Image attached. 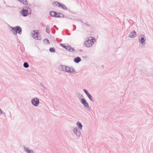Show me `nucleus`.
<instances>
[{
    "instance_id": "nucleus-1",
    "label": "nucleus",
    "mask_w": 153,
    "mask_h": 153,
    "mask_svg": "<svg viewBox=\"0 0 153 153\" xmlns=\"http://www.w3.org/2000/svg\"><path fill=\"white\" fill-rule=\"evenodd\" d=\"M10 28L11 31L13 32L14 35H17V33L19 35L22 34V29L20 26H16L14 27L10 26Z\"/></svg>"
},
{
    "instance_id": "nucleus-2",
    "label": "nucleus",
    "mask_w": 153,
    "mask_h": 153,
    "mask_svg": "<svg viewBox=\"0 0 153 153\" xmlns=\"http://www.w3.org/2000/svg\"><path fill=\"white\" fill-rule=\"evenodd\" d=\"M94 40L95 41V39L94 37L90 36L86 38L84 43V45L87 47H91L94 43Z\"/></svg>"
},
{
    "instance_id": "nucleus-3",
    "label": "nucleus",
    "mask_w": 153,
    "mask_h": 153,
    "mask_svg": "<svg viewBox=\"0 0 153 153\" xmlns=\"http://www.w3.org/2000/svg\"><path fill=\"white\" fill-rule=\"evenodd\" d=\"M80 102L83 105L85 108L88 109H90V107L89 106V104L86 100L84 98H81L80 99Z\"/></svg>"
},
{
    "instance_id": "nucleus-4",
    "label": "nucleus",
    "mask_w": 153,
    "mask_h": 153,
    "mask_svg": "<svg viewBox=\"0 0 153 153\" xmlns=\"http://www.w3.org/2000/svg\"><path fill=\"white\" fill-rule=\"evenodd\" d=\"M146 38L145 35L143 34H140L138 37L139 41L142 44V46H144L145 45Z\"/></svg>"
},
{
    "instance_id": "nucleus-5",
    "label": "nucleus",
    "mask_w": 153,
    "mask_h": 153,
    "mask_svg": "<svg viewBox=\"0 0 153 153\" xmlns=\"http://www.w3.org/2000/svg\"><path fill=\"white\" fill-rule=\"evenodd\" d=\"M20 14L22 15L23 16L26 17L28 15H31V13H29V11L28 10H26V9L23 8L20 11L19 13Z\"/></svg>"
},
{
    "instance_id": "nucleus-6",
    "label": "nucleus",
    "mask_w": 153,
    "mask_h": 153,
    "mask_svg": "<svg viewBox=\"0 0 153 153\" xmlns=\"http://www.w3.org/2000/svg\"><path fill=\"white\" fill-rule=\"evenodd\" d=\"M31 33L33 35V37L35 39L40 40L41 39L40 36H39V33L37 30H33L32 32Z\"/></svg>"
},
{
    "instance_id": "nucleus-7",
    "label": "nucleus",
    "mask_w": 153,
    "mask_h": 153,
    "mask_svg": "<svg viewBox=\"0 0 153 153\" xmlns=\"http://www.w3.org/2000/svg\"><path fill=\"white\" fill-rule=\"evenodd\" d=\"M31 102L33 105L37 107L39 103V99L37 97L33 98L31 100Z\"/></svg>"
},
{
    "instance_id": "nucleus-8",
    "label": "nucleus",
    "mask_w": 153,
    "mask_h": 153,
    "mask_svg": "<svg viewBox=\"0 0 153 153\" xmlns=\"http://www.w3.org/2000/svg\"><path fill=\"white\" fill-rule=\"evenodd\" d=\"M80 130L78 129L77 128L75 127L73 129L74 134L78 137H80L81 135Z\"/></svg>"
},
{
    "instance_id": "nucleus-9",
    "label": "nucleus",
    "mask_w": 153,
    "mask_h": 153,
    "mask_svg": "<svg viewBox=\"0 0 153 153\" xmlns=\"http://www.w3.org/2000/svg\"><path fill=\"white\" fill-rule=\"evenodd\" d=\"M66 49L68 51L72 53H74L75 52L74 49L70 45L67 44V46Z\"/></svg>"
},
{
    "instance_id": "nucleus-10",
    "label": "nucleus",
    "mask_w": 153,
    "mask_h": 153,
    "mask_svg": "<svg viewBox=\"0 0 153 153\" xmlns=\"http://www.w3.org/2000/svg\"><path fill=\"white\" fill-rule=\"evenodd\" d=\"M137 33L134 30H133L129 35V37L131 38H134L137 36Z\"/></svg>"
},
{
    "instance_id": "nucleus-11",
    "label": "nucleus",
    "mask_w": 153,
    "mask_h": 153,
    "mask_svg": "<svg viewBox=\"0 0 153 153\" xmlns=\"http://www.w3.org/2000/svg\"><path fill=\"white\" fill-rule=\"evenodd\" d=\"M81 60V58L78 56L75 57L73 59L74 62L76 63H78Z\"/></svg>"
},
{
    "instance_id": "nucleus-12",
    "label": "nucleus",
    "mask_w": 153,
    "mask_h": 153,
    "mask_svg": "<svg viewBox=\"0 0 153 153\" xmlns=\"http://www.w3.org/2000/svg\"><path fill=\"white\" fill-rule=\"evenodd\" d=\"M24 147L25 151L27 153H33V150L30 149L25 146H24Z\"/></svg>"
},
{
    "instance_id": "nucleus-13",
    "label": "nucleus",
    "mask_w": 153,
    "mask_h": 153,
    "mask_svg": "<svg viewBox=\"0 0 153 153\" xmlns=\"http://www.w3.org/2000/svg\"><path fill=\"white\" fill-rule=\"evenodd\" d=\"M59 7L62 9L65 10H68V8L66 6L65 4L61 3H60Z\"/></svg>"
},
{
    "instance_id": "nucleus-14",
    "label": "nucleus",
    "mask_w": 153,
    "mask_h": 153,
    "mask_svg": "<svg viewBox=\"0 0 153 153\" xmlns=\"http://www.w3.org/2000/svg\"><path fill=\"white\" fill-rule=\"evenodd\" d=\"M66 66L61 65L59 67V69L61 71H65L66 70Z\"/></svg>"
},
{
    "instance_id": "nucleus-15",
    "label": "nucleus",
    "mask_w": 153,
    "mask_h": 153,
    "mask_svg": "<svg viewBox=\"0 0 153 153\" xmlns=\"http://www.w3.org/2000/svg\"><path fill=\"white\" fill-rule=\"evenodd\" d=\"M76 125L79 130H82V125L81 123L78 121L76 123Z\"/></svg>"
},
{
    "instance_id": "nucleus-16",
    "label": "nucleus",
    "mask_w": 153,
    "mask_h": 153,
    "mask_svg": "<svg viewBox=\"0 0 153 153\" xmlns=\"http://www.w3.org/2000/svg\"><path fill=\"white\" fill-rule=\"evenodd\" d=\"M19 1L20 3L22 4L26 5L28 4V1L27 0H18Z\"/></svg>"
},
{
    "instance_id": "nucleus-17",
    "label": "nucleus",
    "mask_w": 153,
    "mask_h": 153,
    "mask_svg": "<svg viewBox=\"0 0 153 153\" xmlns=\"http://www.w3.org/2000/svg\"><path fill=\"white\" fill-rule=\"evenodd\" d=\"M46 32L48 33V34H49L50 33V26L49 25H48L46 26Z\"/></svg>"
},
{
    "instance_id": "nucleus-18",
    "label": "nucleus",
    "mask_w": 153,
    "mask_h": 153,
    "mask_svg": "<svg viewBox=\"0 0 153 153\" xmlns=\"http://www.w3.org/2000/svg\"><path fill=\"white\" fill-rule=\"evenodd\" d=\"M89 99L92 102H94V100L93 99V98L91 94H90L87 95Z\"/></svg>"
},
{
    "instance_id": "nucleus-19",
    "label": "nucleus",
    "mask_w": 153,
    "mask_h": 153,
    "mask_svg": "<svg viewBox=\"0 0 153 153\" xmlns=\"http://www.w3.org/2000/svg\"><path fill=\"white\" fill-rule=\"evenodd\" d=\"M43 42L46 44H50V43L48 39H45L43 41Z\"/></svg>"
},
{
    "instance_id": "nucleus-20",
    "label": "nucleus",
    "mask_w": 153,
    "mask_h": 153,
    "mask_svg": "<svg viewBox=\"0 0 153 153\" xmlns=\"http://www.w3.org/2000/svg\"><path fill=\"white\" fill-rule=\"evenodd\" d=\"M53 4H54L56 6L59 7V4H60V2L58 1H55L54 2Z\"/></svg>"
},
{
    "instance_id": "nucleus-21",
    "label": "nucleus",
    "mask_w": 153,
    "mask_h": 153,
    "mask_svg": "<svg viewBox=\"0 0 153 153\" xmlns=\"http://www.w3.org/2000/svg\"><path fill=\"white\" fill-rule=\"evenodd\" d=\"M49 50L50 52L51 53L55 52L56 51L54 47H51L50 48Z\"/></svg>"
},
{
    "instance_id": "nucleus-22",
    "label": "nucleus",
    "mask_w": 153,
    "mask_h": 153,
    "mask_svg": "<svg viewBox=\"0 0 153 153\" xmlns=\"http://www.w3.org/2000/svg\"><path fill=\"white\" fill-rule=\"evenodd\" d=\"M66 70L65 71L66 72L70 73H71V72L70 71V68L69 67H68L67 66H66Z\"/></svg>"
},
{
    "instance_id": "nucleus-23",
    "label": "nucleus",
    "mask_w": 153,
    "mask_h": 153,
    "mask_svg": "<svg viewBox=\"0 0 153 153\" xmlns=\"http://www.w3.org/2000/svg\"><path fill=\"white\" fill-rule=\"evenodd\" d=\"M23 66L25 68H28L29 66V65L27 62H24L23 64Z\"/></svg>"
},
{
    "instance_id": "nucleus-24",
    "label": "nucleus",
    "mask_w": 153,
    "mask_h": 153,
    "mask_svg": "<svg viewBox=\"0 0 153 153\" xmlns=\"http://www.w3.org/2000/svg\"><path fill=\"white\" fill-rule=\"evenodd\" d=\"M55 11H50L49 13V14L50 16L52 17H53L54 16V15Z\"/></svg>"
},
{
    "instance_id": "nucleus-25",
    "label": "nucleus",
    "mask_w": 153,
    "mask_h": 153,
    "mask_svg": "<svg viewBox=\"0 0 153 153\" xmlns=\"http://www.w3.org/2000/svg\"><path fill=\"white\" fill-rule=\"evenodd\" d=\"M60 45L63 48H64L65 49H66V48L67 47V44H62V43H60Z\"/></svg>"
},
{
    "instance_id": "nucleus-26",
    "label": "nucleus",
    "mask_w": 153,
    "mask_h": 153,
    "mask_svg": "<svg viewBox=\"0 0 153 153\" xmlns=\"http://www.w3.org/2000/svg\"><path fill=\"white\" fill-rule=\"evenodd\" d=\"M25 8H26L27 9L26 10H28V11H29V13H31V8L29 7L28 6H25Z\"/></svg>"
},
{
    "instance_id": "nucleus-27",
    "label": "nucleus",
    "mask_w": 153,
    "mask_h": 153,
    "mask_svg": "<svg viewBox=\"0 0 153 153\" xmlns=\"http://www.w3.org/2000/svg\"><path fill=\"white\" fill-rule=\"evenodd\" d=\"M83 91L86 95L89 94L88 92L86 89H83Z\"/></svg>"
},
{
    "instance_id": "nucleus-28",
    "label": "nucleus",
    "mask_w": 153,
    "mask_h": 153,
    "mask_svg": "<svg viewBox=\"0 0 153 153\" xmlns=\"http://www.w3.org/2000/svg\"><path fill=\"white\" fill-rule=\"evenodd\" d=\"M70 71H72V72H71V73L76 72H76L75 71L74 69L73 68H70Z\"/></svg>"
},
{
    "instance_id": "nucleus-29",
    "label": "nucleus",
    "mask_w": 153,
    "mask_h": 153,
    "mask_svg": "<svg viewBox=\"0 0 153 153\" xmlns=\"http://www.w3.org/2000/svg\"><path fill=\"white\" fill-rule=\"evenodd\" d=\"M59 16L60 18H64V16L63 15V14L62 13H59Z\"/></svg>"
},
{
    "instance_id": "nucleus-30",
    "label": "nucleus",
    "mask_w": 153,
    "mask_h": 153,
    "mask_svg": "<svg viewBox=\"0 0 153 153\" xmlns=\"http://www.w3.org/2000/svg\"><path fill=\"white\" fill-rule=\"evenodd\" d=\"M57 13L58 12H56L55 11V13H54L55 15L53 16V17L56 18L57 14H58Z\"/></svg>"
},
{
    "instance_id": "nucleus-31",
    "label": "nucleus",
    "mask_w": 153,
    "mask_h": 153,
    "mask_svg": "<svg viewBox=\"0 0 153 153\" xmlns=\"http://www.w3.org/2000/svg\"><path fill=\"white\" fill-rule=\"evenodd\" d=\"M73 28H74L73 30L74 31L76 29V26L75 25H73Z\"/></svg>"
},
{
    "instance_id": "nucleus-32",
    "label": "nucleus",
    "mask_w": 153,
    "mask_h": 153,
    "mask_svg": "<svg viewBox=\"0 0 153 153\" xmlns=\"http://www.w3.org/2000/svg\"><path fill=\"white\" fill-rule=\"evenodd\" d=\"M1 114H2L4 116H5L6 115H5V113L2 110H1Z\"/></svg>"
},
{
    "instance_id": "nucleus-33",
    "label": "nucleus",
    "mask_w": 153,
    "mask_h": 153,
    "mask_svg": "<svg viewBox=\"0 0 153 153\" xmlns=\"http://www.w3.org/2000/svg\"><path fill=\"white\" fill-rule=\"evenodd\" d=\"M6 7H13V8H14L15 7L14 6H12L11 7L10 5H7L6 6Z\"/></svg>"
},
{
    "instance_id": "nucleus-34",
    "label": "nucleus",
    "mask_w": 153,
    "mask_h": 153,
    "mask_svg": "<svg viewBox=\"0 0 153 153\" xmlns=\"http://www.w3.org/2000/svg\"><path fill=\"white\" fill-rule=\"evenodd\" d=\"M85 25H87L89 27L91 26V25L90 24H88L87 22H85Z\"/></svg>"
},
{
    "instance_id": "nucleus-35",
    "label": "nucleus",
    "mask_w": 153,
    "mask_h": 153,
    "mask_svg": "<svg viewBox=\"0 0 153 153\" xmlns=\"http://www.w3.org/2000/svg\"><path fill=\"white\" fill-rule=\"evenodd\" d=\"M59 14V13L58 12V13H57L58 14H57L56 18H60Z\"/></svg>"
},
{
    "instance_id": "nucleus-36",
    "label": "nucleus",
    "mask_w": 153,
    "mask_h": 153,
    "mask_svg": "<svg viewBox=\"0 0 153 153\" xmlns=\"http://www.w3.org/2000/svg\"><path fill=\"white\" fill-rule=\"evenodd\" d=\"M40 85H41V86H42L43 87V88H45V87L43 86V85H42V83H40Z\"/></svg>"
},
{
    "instance_id": "nucleus-37",
    "label": "nucleus",
    "mask_w": 153,
    "mask_h": 153,
    "mask_svg": "<svg viewBox=\"0 0 153 153\" xmlns=\"http://www.w3.org/2000/svg\"><path fill=\"white\" fill-rule=\"evenodd\" d=\"M79 95H81V97H82V98H84L83 96L82 95H81V94H79Z\"/></svg>"
},
{
    "instance_id": "nucleus-38",
    "label": "nucleus",
    "mask_w": 153,
    "mask_h": 153,
    "mask_svg": "<svg viewBox=\"0 0 153 153\" xmlns=\"http://www.w3.org/2000/svg\"><path fill=\"white\" fill-rule=\"evenodd\" d=\"M1 109L0 108V115H1Z\"/></svg>"
},
{
    "instance_id": "nucleus-39",
    "label": "nucleus",
    "mask_w": 153,
    "mask_h": 153,
    "mask_svg": "<svg viewBox=\"0 0 153 153\" xmlns=\"http://www.w3.org/2000/svg\"><path fill=\"white\" fill-rule=\"evenodd\" d=\"M72 20H76V19L74 18H73L72 19Z\"/></svg>"
},
{
    "instance_id": "nucleus-40",
    "label": "nucleus",
    "mask_w": 153,
    "mask_h": 153,
    "mask_svg": "<svg viewBox=\"0 0 153 153\" xmlns=\"http://www.w3.org/2000/svg\"><path fill=\"white\" fill-rule=\"evenodd\" d=\"M56 30H58V27H57L56 28Z\"/></svg>"
},
{
    "instance_id": "nucleus-41",
    "label": "nucleus",
    "mask_w": 153,
    "mask_h": 153,
    "mask_svg": "<svg viewBox=\"0 0 153 153\" xmlns=\"http://www.w3.org/2000/svg\"><path fill=\"white\" fill-rule=\"evenodd\" d=\"M53 27L55 28H56V26L55 25L53 26Z\"/></svg>"
},
{
    "instance_id": "nucleus-42",
    "label": "nucleus",
    "mask_w": 153,
    "mask_h": 153,
    "mask_svg": "<svg viewBox=\"0 0 153 153\" xmlns=\"http://www.w3.org/2000/svg\"><path fill=\"white\" fill-rule=\"evenodd\" d=\"M77 20H78L79 21H81V20H80V19H77Z\"/></svg>"
},
{
    "instance_id": "nucleus-43",
    "label": "nucleus",
    "mask_w": 153,
    "mask_h": 153,
    "mask_svg": "<svg viewBox=\"0 0 153 153\" xmlns=\"http://www.w3.org/2000/svg\"><path fill=\"white\" fill-rule=\"evenodd\" d=\"M55 31H54V32H53V34H54V33H55Z\"/></svg>"
},
{
    "instance_id": "nucleus-44",
    "label": "nucleus",
    "mask_w": 153,
    "mask_h": 153,
    "mask_svg": "<svg viewBox=\"0 0 153 153\" xmlns=\"http://www.w3.org/2000/svg\"><path fill=\"white\" fill-rule=\"evenodd\" d=\"M102 67L103 68H104V66L103 65H102Z\"/></svg>"
},
{
    "instance_id": "nucleus-45",
    "label": "nucleus",
    "mask_w": 153,
    "mask_h": 153,
    "mask_svg": "<svg viewBox=\"0 0 153 153\" xmlns=\"http://www.w3.org/2000/svg\"><path fill=\"white\" fill-rule=\"evenodd\" d=\"M33 153H34L33 152Z\"/></svg>"
}]
</instances>
